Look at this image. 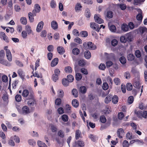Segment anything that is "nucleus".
I'll list each match as a JSON object with an SVG mask.
<instances>
[{
	"mask_svg": "<svg viewBox=\"0 0 147 147\" xmlns=\"http://www.w3.org/2000/svg\"><path fill=\"white\" fill-rule=\"evenodd\" d=\"M27 99L29 100L27 102V104L30 107H32L36 104V102L34 99L33 94L31 93H30Z\"/></svg>",
	"mask_w": 147,
	"mask_h": 147,
	"instance_id": "nucleus-1",
	"label": "nucleus"
},
{
	"mask_svg": "<svg viewBox=\"0 0 147 147\" xmlns=\"http://www.w3.org/2000/svg\"><path fill=\"white\" fill-rule=\"evenodd\" d=\"M135 113L136 114L137 116L139 117H143L144 118H147V111H135Z\"/></svg>",
	"mask_w": 147,
	"mask_h": 147,
	"instance_id": "nucleus-2",
	"label": "nucleus"
},
{
	"mask_svg": "<svg viewBox=\"0 0 147 147\" xmlns=\"http://www.w3.org/2000/svg\"><path fill=\"white\" fill-rule=\"evenodd\" d=\"M138 11L140 13H138L136 16V18L137 20L139 22L137 23V26H136L135 27H137L139 25H140L141 22H142L143 17L142 15V10L140 9H138Z\"/></svg>",
	"mask_w": 147,
	"mask_h": 147,
	"instance_id": "nucleus-3",
	"label": "nucleus"
},
{
	"mask_svg": "<svg viewBox=\"0 0 147 147\" xmlns=\"http://www.w3.org/2000/svg\"><path fill=\"white\" fill-rule=\"evenodd\" d=\"M7 46H5L4 47V49L6 51V54L7 60L9 61H11L12 59L11 54L10 50L7 49Z\"/></svg>",
	"mask_w": 147,
	"mask_h": 147,
	"instance_id": "nucleus-4",
	"label": "nucleus"
},
{
	"mask_svg": "<svg viewBox=\"0 0 147 147\" xmlns=\"http://www.w3.org/2000/svg\"><path fill=\"white\" fill-rule=\"evenodd\" d=\"M40 10V7L39 5L38 4H36L34 6V9L32 11V13L35 16L37 13L39 12Z\"/></svg>",
	"mask_w": 147,
	"mask_h": 147,
	"instance_id": "nucleus-5",
	"label": "nucleus"
},
{
	"mask_svg": "<svg viewBox=\"0 0 147 147\" xmlns=\"http://www.w3.org/2000/svg\"><path fill=\"white\" fill-rule=\"evenodd\" d=\"M30 113V111L29 107L26 106H25L22 107V112H20L21 113L24 115H26Z\"/></svg>",
	"mask_w": 147,
	"mask_h": 147,
	"instance_id": "nucleus-6",
	"label": "nucleus"
},
{
	"mask_svg": "<svg viewBox=\"0 0 147 147\" xmlns=\"http://www.w3.org/2000/svg\"><path fill=\"white\" fill-rule=\"evenodd\" d=\"M90 27L91 28L95 30L97 32H98L100 30L99 25L95 23L92 22L90 23Z\"/></svg>",
	"mask_w": 147,
	"mask_h": 147,
	"instance_id": "nucleus-7",
	"label": "nucleus"
},
{
	"mask_svg": "<svg viewBox=\"0 0 147 147\" xmlns=\"http://www.w3.org/2000/svg\"><path fill=\"white\" fill-rule=\"evenodd\" d=\"M117 136L120 138H122V136L124 135V130L122 128L119 129L117 132Z\"/></svg>",
	"mask_w": 147,
	"mask_h": 147,
	"instance_id": "nucleus-8",
	"label": "nucleus"
},
{
	"mask_svg": "<svg viewBox=\"0 0 147 147\" xmlns=\"http://www.w3.org/2000/svg\"><path fill=\"white\" fill-rule=\"evenodd\" d=\"M43 25L44 23L42 21H41L39 22L37 26L36 29V31L38 32H40L43 28Z\"/></svg>",
	"mask_w": 147,
	"mask_h": 147,
	"instance_id": "nucleus-9",
	"label": "nucleus"
},
{
	"mask_svg": "<svg viewBox=\"0 0 147 147\" xmlns=\"http://www.w3.org/2000/svg\"><path fill=\"white\" fill-rule=\"evenodd\" d=\"M125 35L127 42H129L132 41L133 38L132 35L129 33H127Z\"/></svg>",
	"mask_w": 147,
	"mask_h": 147,
	"instance_id": "nucleus-10",
	"label": "nucleus"
},
{
	"mask_svg": "<svg viewBox=\"0 0 147 147\" xmlns=\"http://www.w3.org/2000/svg\"><path fill=\"white\" fill-rule=\"evenodd\" d=\"M94 18L96 22L100 24L103 23V20L100 18L97 15H95Z\"/></svg>",
	"mask_w": 147,
	"mask_h": 147,
	"instance_id": "nucleus-11",
	"label": "nucleus"
},
{
	"mask_svg": "<svg viewBox=\"0 0 147 147\" xmlns=\"http://www.w3.org/2000/svg\"><path fill=\"white\" fill-rule=\"evenodd\" d=\"M87 45L88 49L92 50L96 49V46L91 42H88L87 43Z\"/></svg>",
	"mask_w": 147,
	"mask_h": 147,
	"instance_id": "nucleus-12",
	"label": "nucleus"
},
{
	"mask_svg": "<svg viewBox=\"0 0 147 147\" xmlns=\"http://www.w3.org/2000/svg\"><path fill=\"white\" fill-rule=\"evenodd\" d=\"M0 63L7 66H10L11 65L10 63H8L6 60L4 59L3 58L0 59Z\"/></svg>",
	"mask_w": 147,
	"mask_h": 147,
	"instance_id": "nucleus-13",
	"label": "nucleus"
},
{
	"mask_svg": "<svg viewBox=\"0 0 147 147\" xmlns=\"http://www.w3.org/2000/svg\"><path fill=\"white\" fill-rule=\"evenodd\" d=\"M51 26L54 30H56L58 28V24L55 21L53 20L51 22Z\"/></svg>",
	"mask_w": 147,
	"mask_h": 147,
	"instance_id": "nucleus-14",
	"label": "nucleus"
},
{
	"mask_svg": "<svg viewBox=\"0 0 147 147\" xmlns=\"http://www.w3.org/2000/svg\"><path fill=\"white\" fill-rule=\"evenodd\" d=\"M72 104L73 106L75 108L78 107L79 105L78 101L76 99H74L72 101Z\"/></svg>",
	"mask_w": 147,
	"mask_h": 147,
	"instance_id": "nucleus-15",
	"label": "nucleus"
},
{
	"mask_svg": "<svg viewBox=\"0 0 147 147\" xmlns=\"http://www.w3.org/2000/svg\"><path fill=\"white\" fill-rule=\"evenodd\" d=\"M121 29L122 30L125 32L128 31L129 30L128 25L126 24H123L121 25Z\"/></svg>",
	"mask_w": 147,
	"mask_h": 147,
	"instance_id": "nucleus-16",
	"label": "nucleus"
},
{
	"mask_svg": "<svg viewBox=\"0 0 147 147\" xmlns=\"http://www.w3.org/2000/svg\"><path fill=\"white\" fill-rule=\"evenodd\" d=\"M82 7V6L80 3H77L76 5L75 8L76 11L77 12H79L81 10Z\"/></svg>",
	"mask_w": 147,
	"mask_h": 147,
	"instance_id": "nucleus-17",
	"label": "nucleus"
},
{
	"mask_svg": "<svg viewBox=\"0 0 147 147\" xmlns=\"http://www.w3.org/2000/svg\"><path fill=\"white\" fill-rule=\"evenodd\" d=\"M58 62V59L57 58L54 59L52 61L51 63V66L53 67L56 66Z\"/></svg>",
	"mask_w": 147,
	"mask_h": 147,
	"instance_id": "nucleus-18",
	"label": "nucleus"
},
{
	"mask_svg": "<svg viewBox=\"0 0 147 147\" xmlns=\"http://www.w3.org/2000/svg\"><path fill=\"white\" fill-rule=\"evenodd\" d=\"M65 109L67 113H70L71 112V107L68 104L66 105Z\"/></svg>",
	"mask_w": 147,
	"mask_h": 147,
	"instance_id": "nucleus-19",
	"label": "nucleus"
},
{
	"mask_svg": "<svg viewBox=\"0 0 147 147\" xmlns=\"http://www.w3.org/2000/svg\"><path fill=\"white\" fill-rule=\"evenodd\" d=\"M29 94L28 90L26 89L24 90L22 93V95L24 97H27L28 98Z\"/></svg>",
	"mask_w": 147,
	"mask_h": 147,
	"instance_id": "nucleus-20",
	"label": "nucleus"
},
{
	"mask_svg": "<svg viewBox=\"0 0 147 147\" xmlns=\"http://www.w3.org/2000/svg\"><path fill=\"white\" fill-rule=\"evenodd\" d=\"M57 49L58 53L60 54H63L65 52V50L62 47H58Z\"/></svg>",
	"mask_w": 147,
	"mask_h": 147,
	"instance_id": "nucleus-21",
	"label": "nucleus"
},
{
	"mask_svg": "<svg viewBox=\"0 0 147 147\" xmlns=\"http://www.w3.org/2000/svg\"><path fill=\"white\" fill-rule=\"evenodd\" d=\"M112 95H109L107 96L105 100V102L106 104L109 103L111 101V98H112Z\"/></svg>",
	"mask_w": 147,
	"mask_h": 147,
	"instance_id": "nucleus-22",
	"label": "nucleus"
},
{
	"mask_svg": "<svg viewBox=\"0 0 147 147\" xmlns=\"http://www.w3.org/2000/svg\"><path fill=\"white\" fill-rule=\"evenodd\" d=\"M85 16L86 17L89 18L90 17L91 13L90 11L88 8H86L85 11Z\"/></svg>",
	"mask_w": 147,
	"mask_h": 147,
	"instance_id": "nucleus-23",
	"label": "nucleus"
},
{
	"mask_svg": "<svg viewBox=\"0 0 147 147\" xmlns=\"http://www.w3.org/2000/svg\"><path fill=\"white\" fill-rule=\"evenodd\" d=\"M84 57L86 59H89L91 56L90 53L88 51H86L84 53Z\"/></svg>",
	"mask_w": 147,
	"mask_h": 147,
	"instance_id": "nucleus-24",
	"label": "nucleus"
},
{
	"mask_svg": "<svg viewBox=\"0 0 147 147\" xmlns=\"http://www.w3.org/2000/svg\"><path fill=\"white\" fill-rule=\"evenodd\" d=\"M140 32L142 34L145 32L147 33V28L145 27H140L138 29Z\"/></svg>",
	"mask_w": 147,
	"mask_h": 147,
	"instance_id": "nucleus-25",
	"label": "nucleus"
},
{
	"mask_svg": "<svg viewBox=\"0 0 147 147\" xmlns=\"http://www.w3.org/2000/svg\"><path fill=\"white\" fill-rule=\"evenodd\" d=\"M118 97L116 95H114L112 98V102L114 104H116L118 102Z\"/></svg>",
	"mask_w": 147,
	"mask_h": 147,
	"instance_id": "nucleus-26",
	"label": "nucleus"
},
{
	"mask_svg": "<svg viewBox=\"0 0 147 147\" xmlns=\"http://www.w3.org/2000/svg\"><path fill=\"white\" fill-rule=\"evenodd\" d=\"M62 82L63 85L65 86H68L69 82L66 78L63 79L62 80Z\"/></svg>",
	"mask_w": 147,
	"mask_h": 147,
	"instance_id": "nucleus-27",
	"label": "nucleus"
},
{
	"mask_svg": "<svg viewBox=\"0 0 147 147\" xmlns=\"http://www.w3.org/2000/svg\"><path fill=\"white\" fill-rule=\"evenodd\" d=\"M136 26H137V24H134L133 23V22H129L128 24V27L131 30L133 29L134 28H136L135 27Z\"/></svg>",
	"mask_w": 147,
	"mask_h": 147,
	"instance_id": "nucleus-28",
	"label": "nucleus"
},
{
	"mask_svg": "<svg viewBox=\"0 0 147 147\" xmlns=\"http://www.w3.org/2000/svg\"><path fill=\"white\" fill-rule=\"evenodd\" d=\"M57 94L59 97L62 98L64 96V92L62 90L60 89L58 91Z\"/></svg>",
	"mask_w": 147,
	"mask_h": 147,
	"instance_id": "nucleus-29",
	"label": "nucleus"
},
{
	"mask_svg": "<svg viewBox=\"0 0 147 147\" xmlns=\"http://www.w3.org/2000/svg\"><path fill=\"white\" fill-rule=\"evenodd\" d=\"M110 30L112 32H115L116 31V27L113 25H111L109 27Z\"/></svg>",
	"mask_w": 147,
	"mask_h": 147,
	"instance_id": "nucleus-30",
	"label": "nucleus"
},
{
	"mask_svg": "<svg viewBox=\"0 0 147 147\" xmlns=\"http://www.w3.org/2000/svg\"><path fill=\"white\" fill-rule=\"evenodd\" d=\"M21 23L24 25H26L27 23V19L25 17H22L20 19Z\"/></svg>",
	"mask_w": 147,
	"mask_h": 147,
	"instance_id": "nucleus-31",
	"label": "nucleus"
},
{
	"mask_svg": "<svg viewBox=\"0 0 147 147\" xmlns=\"http://www.w3.org/2000/svg\"><path fill=\"white\" fill-rule=\"evenodd\" d=\"M38 145L39 147H47L46 144L40 141H38L37 142Z\"/></svg>",
	"mask_w": 147,
	"mask_h": 147,
	"instance_id": "nucleus-32",
	"label": "nucleus"
},
{
	"mask_svg": "<svg viewBox=\"0 0 147 147\" xmlns=\"http://www.w3.org/2000/svg\"><path fill=\"white\" fill-rule=\"evenodd\" d=\"M65 70L66 72L68 73H71L72 72V68L70 66H67L65 67Z\"/></svg>",
	"mask_w": 147,
	"mask_h": 147,
	"instance_id": "nucleus-33",
	"label": "nucleus"
},
{
	"mask_svg": "<svg viewBox=\"0 0 147 147\" xmlns=\"http://www.w3.org/2000/svg\"><path fill=\"white\" fill-rule=\"evenodd\" d=\"M126 35L122 36L120 38V40L121 42L125 43L127 42L126 39Z\"/></svg>",
	"mask_w": 147,
	"mask_h": 147,
	"instance_id": "nucleus-34",
	"label": "nucleus"
},
{
	"mask_svg": "<svg viewBox=\"0 0 147 147\" xmlns=\"http://www.w3.org/2000/svg\"><path fill=\"white\" fill-rule=\"evenodd\" d=\"M72 52L74 55H78L79 53L80 50L77 48H74L72 50Z\"/></svg>",
	"mask_w": 147,
	"mask_h": 147,
	"instance_id": "nucleus-35",
	"label": "nucleus"
},
{
	"mask_svg": "<svg viewBox=\"0 0 147 147\" xmlns=\"http://www.w3.org/2000/svg\"><path fill=\"white\" fill-rule=\"evenodd\" d=\"M61 118L63 121L65 122L67 121L69 119L68 116L65 114L61 116Z\"/></svg>",
	"mask_w": 147,
	"mask_h": 147,
	"instance_id": "nucleus-36",
	"label": "nucleus"
},
{
	"mask_svg": "<svg viewBox=\"0 0 147 147\" xmlns=\"http://www.w3.org/2000/svg\"><path fill=\"white\" fill-rule=\"evenodd\" d=\"M68 81L69 82H73L74 80V77L71 75H69L67 76Z\"/></svg>",
	"mask_w": 147,
	"mask_h": 147,
	"instance_id": "nucleus-37",
	"label": "nucleus"
},
{
	"mask_svg": "<svg viewBox=\"0 0 147 147\" xmlns=\"http://www.w3.org/2000/svg\"><path fill=\"white\" fill-rule=\"evenodd\" d=\"M107 17L108 18H111L113 17V12L110 11H108L107 13Z\"/></svg>",
	"mask_w": 147,
	"mask_h": 147,
	"instance_id": "nucleus-38",
	"label": "nucleus"
},
{
	"mask_svg": "<svg viewBox=\"0 0 147 147\" xmlns=\"http://www.w3.org/2000/svg\"><path fill=\"white\" fill-rule=\"evenodd\" d=\"M81 132L79 130H77L76 132L75 138L76 140L78 139L80 137Z\"/></svg>",
	"mask_w": 147,
	"mask_h": 147,
	"instance_id": "nucleus-39",
	"label": "nucleus"
},
{
	"mask_svg": "<svg viewBox=\"0 0 147 147\" xmlns=\"http://www.w3.org/2000/svg\"><path fill=\"white\" fill-rule=\"evenodd\" d=\"M26 30L28 34H31L32 32V30L31 27L29 25L26 26Z\"/></svg>",
	"mask_w": 147,
	"mask_h": 147,
	"instance_id": "nucleus-40",
	"label": "nucleus"
},
{
	"mask_svg": "<svg viewBox=\"0 0 147 147\" xmlns=\"http://www.w3.org/2000/svg\"><path fill=\"white\" fill-rule=\"evenodd\" d=\"M28 17L29 20L30 22H32L34 21V18L33 17V13L31 12H29L28 14Z\"/></svg>",
	"mask_w": 147,
	"mask_h": 147,
	"instance_id": "nucleus-41",
	"label": "nucleus"
},
{
	"mask_svg": "<svg viewBox=\"0 0 147 147\" xmlns=\"http://www.w3.org/2000/svg\"><path fill=\"white\" fill-rule=\"evenodd\" d=\"M82 75L79 73H77L76 74V79L77 81L80 80L82 78Z\"/></svg>",
	"mask_w": 147,
	"mask_h": 147,
	"instance_id": "nucleus-42",
	"label": "nucleus"
},
{
	"mask_svg": "<svg viewBox=\"0 0 147 147\" xmlns=\"http://www.w3.org/2000/svg\"><path fill=\"white\" fill-rule=\"evenodd\" d=\"M114 83L116 85H119L121 84V81L118 78H115L113 80Z\"/></svg>",
	"mask_w": 147,
	"mask_h": 147,
	"instance_id": "nucleus-43",
	"label": "nucleus"
},
{
	"mask_svg": "<svg viewBox=\"0 0 147 147\" xmlns=\"http://www.w3.org/2000/svg\"><path fill=\"white\" fill-rule=\"evenodd\" d=\"M15 99L17 102H20L22 99L21 96L20 94H17L15 96Z\"/></svg>",
	"mask_w": 147,
	"mask_h": 147,
	"instance_id": "nucleus-44",
	"label": "nucleus"
},
{
	"mask_svg": "<svg viewBox=\"0 0 147 147\" xmlns=\"http://www.w3.org/2000/svg\"><path fill=\"white\" fill-rule=\"evenodd\" d=\"M80 90L82 93H85L86 92V89L85 86H82L80 87Z\"/></svg>",
	"mask_w": 147,
	"mask_h": 147,
	"instance_id": "nucleus-45",
	"label": "nucleus"
},
{
	"mask_svg": "<svg viewBox=\"0 0 147 147\" xmlns=\"http://www.w3.org/2000/svg\"><path fill=\"white\" fill-rule=\"evenodd\" d=\"M126 87L127 90L130 91L132 89L133 86L130 83H128L126 85Z\"/></svg>",
	"mask_w": 147,
	"mask_h": 147,
	"instance_id": "nucleus-46",
	"label": "nucleus"
},
{
	"mask_svg": "<svg viewBox=\"0 0 147 147\" xmlns=\"http://www.w3.org/2000/svg\"><path fill=\"white\" fill-rule=\"evenodd\" d=\"M89 137L91 140L93 142H95L97 139V138L96 136H94L92 134H90L89 136Z\"/></svg>",
	"mask_w": 147,
	"mask_h": 147,
	"instance_id": "nucleus-47",
	"label": "nucleus"
},
{
	"mask_svg": "<svg viewBox=\"0 0 147 147\" xmlns=\"http://www.w3.org/2000/svg\"><path fill=\"white\" fill-rule=\"evenodd\" d=\"M18 74L19 75L20 77L22 78V80L24 79V76L22 75V71L21 70H19L18 71Z\"/></svg>",
	"mask_w": 147,
	"mask_h": 147,
	"instance_id": "nucleus-48",
	"label": "nucleus"
},
{
	"mask_svg": "<svg viewBox=\"0 0 147 147\" xmlns=\"http://www.w3.org/2000/svg\"><path fill=\"white\" fill-rule=\"evenodd\" d=\"M118 44V41L117 40L115 39H113L111 41V44L112 46L113 47L116 46Z\"/></svg>",
	"mask_w": 147,
	"mask_h": 147,
	"instance_id": "nucleus-49",
	"label": "nucleus"
},
{
	"mask_svg": "<svg viewBox=\"0 0 147 147\" xmlns=\"http://www.w3.org/2000/svg\"><path fill=\"white\" fill-rule=\"evenodd\" d=\"M12 13L11 12L9 13H7L5 16V19L6 20H8L9 18H10L11 17Z\"/></svg>",
	"mask_w": 147,
	"mask_h": 147,
	"instance_id": "nucleus-50",
	"label": "nucleus"
},
{
	"mask_svg": "<svg viewBox=\"0 0 147 147\" xmlns=\"http://www.w3.org/2000/svg\"><path fill=\"white\" fill-rule=\"evenodd\" d=\"M80 34L81 36L85 37L88 36V32L86 31H83L81 32Z\"/></svg>",
	"mask_w": 147,
	"mask_h": 147,
	"instance_id": "nucleus-51",
	"label": "nucleus"
},
{
	"mask_svg": "<svg viewBox=\"0 0 147 147\" xmlns=\"http://www.w3.org/2000/svg\"><path fill=\"white\" fill-rule=\"evenodd\" d=\"M134 86L136 88H139L140 87V84L138 81H136L135 82L134 84Z\"/></svg>",
	"mask_w": 147,
	"mask_h": 147,
	"instance_id": "nucleus-52",
	"label": "nucleus"
},
{
	"mask_svg": "<svg viewBox=\"0 0 147 147\" xmlns=\"http://www.w3.org/2000/svg\"><path fill=\"white\" fill-rule=\"evenodd\" d=\"M124 76L127 79H129L131 77L130 73L128 71L125 72L124 74Z\"/></svg>",
	"mask_w": 147,
	"mask_h": 147,
	"instance_id": "nucleus-53",
	"label": "nucleus"
},
{
	"mask_svg": "<svg viewBox=\"0 0 147 147\" xmlns=\"http://www.w3.org/2000/svg\"><path fill=\"white\" fill-rule=\"evenodd\" d=\"M134 97L132 96H130L128 99V102L129 104H132L134 101Z\"/></svg>",
	"mask_w": 147,
	"mask_h": 147,
	"instance_id": "nucleus-54",
	"label": "nucleus"
},
{
	"mask_svg": "<svg viewBox=\"0 0 147 147\" xmlns=\"http://www.w3.org/2000/svg\"><path fill=\"white\" fill-rule=\"evenodd\" d=\"M28 143L29 145L34 146L36 144L35 142L33 140H28Z\"/></svg>",
	"mask_w": 147,
	"mask_h": 147,
	"instance_id": "nucleus-55",
	"label": "nucleus"
},
{
	"mask_svg": "<svg viewBox=\"0 0 147 147\" xmlns=\"http://www.w3.org/2000/svg\"><path fill=\"white\" fill-rule=\"evenodd\" d=\"M120 62L122 64H124L126 62V60L125 58L124 57H122L119 59Z\"/></svg>",
	"mask_w": 147,
	"mask_h": 147,
	"instance_id": "nucleus-56",
	"label": "nucleus"
},
{
	"mask_svg": "<svg viewBox=\"0 0 147 147\" xmlns=\"http://www.w3.org/2000/svg\"><path fill=\"white\" fill-rule=\"evenodd\" d=\"M58 135L59 136L63 138L64 137V134L63 131L62 130H60L58 132Z\"/></svg>",
	"mask_w": 147,
	"mask_h": 147,
	"instance_id": "nucleus-57",
	"label": "nucleus"
},
{
	"mask_svg": "<svg viewBox=\"0 0 147 147\" xmlns=\"http://www.w3.org/2000/svg\"><path fill=\"white\" fill-rule=\"evenodd\" d=\"M122 145L123 147H129V144L127 141L125 140L123 142Z\"/></svg>",
	"mask_w": 147,
	"mask_h": 147,
	"instance_id": "nucleus-58",
	"label": "nucleus"
},
{
	"mask_svg": "<svg viewBox=\"0 0 147 147\" xmlns=\"http://www.w3.org/2000/svg\"><path fill=\"white\" fill-rule=\"evenodd\" d=\"M127 57L129 61H132L134 59V57L132 54H130L127 56Z\"/></svg>",
	"mask_w": 147,
	"mask_h": 147,
	"instance_id": "nucleus-59",
	"label": "nucleus"
},
{
	"mask_svg": "<svg viewBox=\"0 0 147 147\" xmlns=\"http://www.w3.org/2000/svg\"><path fill=\"white\" fill-rule=\"evenodd\" d=\"M72 94L75 97H76L78 96V92L77 90L76 89H74L72 90Z\"/></svg>",
	"mask_w": 147,
	"mask_h": 147,
	"instance_id": "nucleus-60",
	"label": "nucleus"
},
{
	"mask_svg": "<svg viewBox=\"0 0 147 147\" xmlns=\"http://www.w3.org/2000/svg\"><path fill=\"white\" fill-rule=\"evenodd\" d=\"M74 41L78 44H82V40L79 37H76L74 39Z\"/></svg>",
	"mask_w": 147,
	"mask_h": 147,
	"instance_id": "nucleus-61",
	"label": "nucleus"
},
{
	"mask_svg": "<svg viewBox=\"0 0 147 147\" xmlns=\"http://www.w3.org/2000/svg\"><path fill=\"white\" fill-rule=\"evenodd\" d=\"M5 56V53L4 51L2 50L0 51V59L1 58H3Z\"/></svg>",
	"mask_w": 147,
	"mask_h": 147,
	"instance_id": "nucleus-62",
	"label": "nucleus"
},
{
	"mask_svg": "<svg viewBox=\"0 0 147 147\" xmlns=\"http://www.w3.org/2000/svg\"><path fill=\"white\" fill-rule=\"evenodd\" d=\"M100 121L102 123H105L106 121V119L104 115L100 116Z\"/></svg>",
	"mask_w": 147,
	"mask_h": 147,
	"instance_id": "nucleus-63",
	"label": "nucleus"
},
{
	"mask_svg": "<svg viewBox=\"0 0 147 147\" xmlns=\"http://www.w3.org/2000/svg\"><path fill=\"white\" fill-rule=\"evenodd\" d=\"M99 69L102 70H104L106 67L104 64L101 63L98 67Z\"/></svg>",
	"mask_w": 147,
	"mask_h": 147,
	"instance_id": "nucleus-64",
	"label": "nucleus"
}]
</instances>
